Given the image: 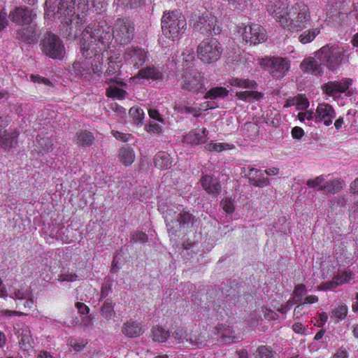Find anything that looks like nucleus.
<instances>
[{
    "label": "nucleus",
    "mask_w": 358,
    "mask_h": 358,
    "mask_svg": "<svg viewBox=\"0 0 358 358\" xmlns=\"http://www.w3.org/2000/svg\"><path fill=\"white\" fill-rule=\"evenodd\" d=\"M272 14L281 26L292 31H298L306 27L311 17L308 6L303 2H296L290 8L278 3L274 6Z\"/></svg>",
    "instance_id": "obj_1"
},
{
    "label": "nucleus",
    "mask_w": 358,
    "mask_h": 358,
    "mask_svg": "<svg viewBox=\"0 0 358 358\" xmlns=\"http://www.w3.org/2000/svg\"><path fill=\"white\" fill-rule=\"evenodd\" d=\"M112 37L110 27L106 21L90 24L82 32L80 51L85 58L91 57V53L101 52Z\"/></svg>",
    "instance_id": "obj_2"
},
{
    "label": "nucleus",
    "mask_w": 358,
    "mask_h": 358,
    "mask_svg": "<svg viewBox=\"0 0 358 358\" xmlns=\"http://www.w3.org/2000/svg\"><path fill=\"white\" fill-rule=\"evenodd\" d=\"M87 10L88 0H61L55 15L69 27L70 34L76 36L85 22Z\"/></svg>",
    "instance_id": "obj_3"
},
{
    "label": "nucleus",
    "mask_w": 358,
    "mask_h": 358,
    "mask_svg": "<svg viewBox=\"0 0 358 358\" xmlns=\"http://www.w3.org/2000/svg\"><path fill=\"white\" fill-rule=\"evenodd\" d=\"M186 28L185 17L176 10L164 13L162 18V30L167 38L175 40L181 36Z\"/></svg>",
    "instance_id": "obj_4"
},
{
    "label": "nucleus",
    "mask_w": 358,
    "mask_h": 358,
    "mask_svg": "<svg viewBox=\"0 0 358 358\" xmlns=\"http://www.w3.org/2000/svg\"><path fill=\"white\" fill-rule=\"evenodd\" d=\"M344 52L343 48L326 45L315 52V57L321 64L333 71L336 70L342 63Z\"/></svg>",
    "instance_id": "obj_5"
},
{
    "label": "nucleus",
    "mask_w": 358,
    "mask_h": 358,
    "mask_svg": "<svg viewBox=\"0 0 358 358\" xmlns=\"http://www.w3.org/2000/svg\"><path fill=\"white\" fill-rule=\"evenodd\" d=\"M42 52L54 59H62L65 55V47L62 39L57 35L48 32L40 43Z\"/></svg>",
    "instance_id": "obj_6"
},
{
    "label": "nucleus",
    "mask_w": 358,
    "mask_h": 358,
    "mask_svg": "<svg viewBox=\"0 0 358 358\" xmlns=\"http://www.w3.org/2000/svg\"><path fill=\"white\" fill-rule=\"evenodd\" d=\"M193 28L195 31L206 36L217 35L221 31L217 17L207 10L203 13L199 11L195 14Z\"/></svg>",
    "instance_id": "obj_7"
},
{
    "label": "nucleus",
    "mask_w": 358,
    "mask_h": 358,
    "mask_svg": "<svg viewBox=\"0 0 358 358\" xmlns=\"http://www.w3.org/2000/svg\"><path fill=\"white\" fill-rule=\"evenodd\" d=\"M229 83L231 86L248 90L236 92V96L240 100L251 102L259 100L264 96L263 93L255 90L257 87V83L253 80L233 78Z\"/></svg>",
    "instance_id": "obj_8"
},
{
    "label": "nucleus",
    "mask_w": 358,
    "mask_h": 358,
    "mask_svg": "<svg viewBox=\"0 0 358 358\" xmlns=\"http://www.w3.org/2000/svg\"><path fill=\"white\" fill-rule=\"evenodd\" d=\"M196 52L203 63L210 64L220 57L222 48L216 39H205L198 45Z\"/></svg>",
    "instance_id": "obj_9"
},
{
    "label": "nucleus",
    "mask_w": 358,
    "mask_h": 358,
    "mask_svg": "<svg viewBox=\"0 0 358 358\" xmlns=\"http://www.w3.org/2000/svg\"><path fill=\"white\" fill-rule=\"evenodd\" d=\"M259 64L275 78H283L290 68L289 61L282 57H264L260 60Z\"/></svg>",
    "instance_id": "obj_10"
},
{
    "label": "nucleus",
    "mask_w": 358,
    "mask_h": 358,
    "mask_svg": "<svg viewBox=\"0 0 358 358\" xmlns=\"http://www.w3.org/2000/svg\"><path fill=\"white\" fill-rule=\"evenodd\" d=\"M181 88L193 94L206 90L203 76L197 70H187L182 77Z\"/></svg>",
    "instance_id": "obj_11"
},
{
    "label": "nucleus",
    "mask_w": 358,
    "mask_h": 358,
    "mask_svg": "<svg viewBox=\"0 0 358 358\" xmlns=\"http://www.w3.org/2000/svg\"><path fill=\"white\" fill-rule=\"evenodd\" d=\"M134 25L127 18H118L113 29V37L120 44H127L134 38Z\"/></svg>",
    "instance_id": "obj_12"
},
{
    "label": "nucleus",
    "mask_w": 358,
    "mask_h": 358,
    "mask_svg": "<svg viewBox=\"0 0 358 358\" xmlns=\"http://www.w3.org/2000/svg\"><path fill=\"white\" fill-rule=\"evenodd\" d=\"M243 39L246 43L257 45L266 39L265 29L259 24L245 26L243 32Z\"/></svg>",
    "instance_id": "obj_13"
},
{
    "label": "nucleus",
    "mask_w": 358,
    "mask_h": 358,
    "mask_svg": "<svg viewBox=\"0 0 358 358\" xmlns=\"http://www.w3.org/2000/svg\"><path fill=\"white\" fill-rule=\"evenodd\" d=\"M8 17L13 22L18 25L29 24L33 22L36 13L33 9L20 6L10 11Z\"/></svg>",
    "instance_id": "obj_14"
},
{
    "label": "nucleus",
    "mask_w": 358,
    "mask_h": 358,
    "mask_svg": "<svg viewBox=\"0 0 358 358\" xmlns=\"http://www.w3.org/2000/svg\"><path fill=\"white\" fill-rule=\"evenodd\" d=\"M335 117L336 112L331 105L324 103L318 105L315 111V122L329 126Z\"/></svg>",
    "instance_id": "obj_15"
},
{
    "label": "nucleus",
    "mask_w": 358,
    "mask_h": 358,
    "mask_svg": "<svg viewBox=\"0 0 358 358\" xmlns=\"http://www.w3.org/2000/svg\"><path fill=\"white\" fill-rule=\"evenodd\" d=\"M323 64L315 57L305 58L300 64V69L305 73H310L315 76H321L324 73Z\"/></svg>",
    "instance_id": "obj_16"
},
{
    "label": "nucleus",
    "mask_w": 358,
    "mask_h": 358,
    "mask_svg": "<svg viewBox=\"0 0 358 358\" xmlns=\"http://www.w3.org/2000/svg\"><path fill=\"white\" fill-rule=\"evenodd\" d=\"M200 182L203 189L213 197L217 198L222 191L220 182L217 178H213L211 176H203L201 178Z\"/></svg>",
    "instance_id": "obj_17"
},
{
    "label": "nucleus",
    "mask_w": 358,
    "mask_h": 358,
    "mask_svg": "<svg viewBox=\"0 0 358 358\" xmlns=\"http://www.w3.org/2000/svg\"><path fill=\"white\" fill-rule=\"evenodd\" d=\"M125 59L134 67L138 68L145 63L146 52L140 48H128L125 52Z\"/></svg>",
    "instance_id": "obj_18"
},
{
    "label": "nucleus",
    "mask_w": 358,
    "mask_h": 358,
    "mask_svg": "<svg viewBox=\"0 0 358 358\" xmlns=\"http://www.w3.org/2000/svg\"><path fill=\"white\" fill-rule=\"evenodd\" d=\"M164 219L169 236H176L178 232L182 230L180 227V219L178 218V213L168 210L164 213Z\"/></svg>",
    "instance_id": "obj_19"
},
{
    "label": "nucleus",
    "mask_w": 358,
    "mask_h": 358,
    "mask_svg": "<svg viewBox=\"0 0 358 358\" xmlns=\"http://www.w3.org/2000/svg\"><path fill=\"white\" fill-rule=\"evenodd\" d=\"M246 176L249 180V183L254 186L264 187L269 184V180L264 176L259 169L249 168Z\"/></svg>",
    "instance_id": "obj_20"
},
{
    "label": "nucleus",
    "mask_w": 358,
    "mask_h": 358,
    "mask_svg": "<svg viewBox=\"0 0 358 358\" xmlns=\"http://www.w3.org/2000/svg\"><path fill=\"white\" fill-rule=\"evenodd\" d=\"M121 66L116 62L110 61L106 71L104 72L105 77L114 76L113 78H106L105 83L108 85L117 84L120 85H123V82L119 80L117 76L120 74Z\"/></svg>",
    "instance_id": "obj_21"
},
{
    "label": "nucleus",
    "mask_w": 358,
    "mask_h": 358,
    "mask_svg": "<svg viewBox=\"0 0 358 358\" xmlns=\"http://www.w3.org/2000/svg\"><path fill=\"white\" fill-rule=\"evenodd\" d=\"M122 332L129 338H136L144 332L141 324L136 321H127L124 323L122 327Z\"/></svg>",
    "instance_id": "obj_22"
},
{
    "label": "nucleus",
    "mask_w": 358,
    "mask_h": 358,
    "mask_svg": "<svg viewBox=\"0 0 358 358\" xmlns=\"http://www.w3.org/2000/svg\"><path fill=\"white\" fill-rule=\"evenodd\" d=\"M153 162L155 167L160 170H167L172 166L173 159L168 152L160 151L155 155Z\"/></svg>",
    "instance_id": "obj_23"
},
{
    "label": "nucleus",
    "mask_w": 358,
    "mask_h": 358,
    "mask_svg": "<svg viewBox=\"0 0 358 358\" xmlns=\"http://www.w3.org/2000/svg\"><path fill=\"white\" fill-rule=\"evenodd\" d=\"M17 38L22 42L34 44L37 42L38 35L34 27H28L18 30Z\"/></svg>",
    "instance_id": "obj_24"
},
{
    "label": "nucleus",
    "mask_w": 358,
    "mask_h": 358,
    "mask_svg": "<svg viewBox=\"0 0 358 358\" xmlns=\"http://www.w3.org/2000/svg\"><path fill=\"white\" fill-rule=\"evenodd\" d=\"M18 134L16 131L8 132L7 130L0 129V147L4 148H12L17 143Z\"/></svg>",
    "instance_id": "obj_25"
},
{
    "label": "nucleus",
    "mask_w": 358,
    "mask_h": 358,
    "mask_svg": "<svg viewBox=\"0 0 358 358\" xmlns=\"http://www.w3.org/2000/svg\"><path fill=\"white\" fill-rule=\"evenodd\" d=\"M350 279L349 274L347 272L343 273L341 275L335 276L333 280L328 281L321 285L319 289L327 290L337 287L338 285L348 282Z\"/></svg>",
    "instance_id": "obj_26"
},
{
    "label": "nucleus",
    "mask_w": 358,
    "mask_h": 358,
    "mask_svg": "<svg viewBox=\"0 0 358 358\" xmlns=\"http://www.w3.org/2000/svg\"><path fill=\"white\" fill-rule=\"evenodd\" d=\"M138 75L141 78L152 80H162L163 72L156 67L148 66L139 70Z\"/></svg>",
    "instance_id": "obj_27"
},
{
    "label": "nucleus",
    "mask_w": 358,
    "mask_h": 358,
    "mask_svg": "<svg viewBox=\"0 0 358 358\" xmlns=\"http://www.w3.org/2000/svg\"><path fill=\"white\" fill-rule=\"evenodd\" d=\"M120 162L125 166L131 165L135 159V152L132 148L124 146L119 150Z\"/></svg>",
    "instance_id": "obj_28"
},
{
    "label": "nucleus",
    "mask_w": 358,
    "mask_h": 358,
    "mask_svg": "<svg viewBox=\"0 0 358 358\" xmlns=\"http://www.w3.org/2000/svg\"><path fill=\"white\" fill-rule=\"evenodd\" d=\"M344 185L345 182L343 180L341 179H334L327 182L326 184H324L323 186H320L317 189L318 191L323 190L331 194H335L341 190Z\"/></svg>",
    "instance_id": "obj_29"
},
{
    "label": "nucleus",
    "mask_w": 358,
    "mask_h": 358,
    "mask_svg": "<svg viewBox=\"0 0 358 358\" xmlns=\"http://www.w3.org/2000/svg\"><path fill=\"white\" fill-rule=\"evenodd\" d=\"M94 141L93 134L88 131H80L76 134V143L78 145L88 147L92 145Z\"/></svg>",
    "instance_id": "obj_30"
},
{
    "label": "nucleus",
    "mask_w": 358,
    "mask_h": 358,
    "mask_svg": "<svg viewBox=\"0 0 358 358\" xmlns=\"http://www.w3.org/2000/svg\"><path fill=\"white\" fill-rule=\"evenodd\" d=\"M143 0H114V6H116L115 10H129L139 7Z\"/></svg>",
    "instance_id": "obj_31"
},
{
    "label": "nucleus",
    "mask_w": 358,
    "mask_h": 358,
    "mask_svg": "<svg viewBox=\"0 0 358 358\" xmlns=\"http://www.w3.org/2000/svg\"><path fill=\"white\" fill-rule=\"evenodd\" d=\"M178 218L180 220L179 224L182 227V230L188 229L192 227L196 221L195 216L188 211L178 213Z\"/></svg>",
    "instance_id": "obj_32"
},
{
    "label": "nucleus",
    "mask_w": 358,
    "mask_h": 358,
    "mask_svg": "<svg viewBox=\"0 0 358 358\" xmlns=\"http://www.w3.org/2000/svg\"><path fill=\"white\" fill-rule=\"evenodd\" d=\"M152 340L155 342L164 343L170 336L169 331L165 330L159 326L152 327L151 330Z\"/></svg>",
    "instance_id": "obj_33"
},
{
    "label": "nucleus",
    "mask_w": 358,
    "mask_h": 358,
    "mask_svg": "<svg viewBox=\"0 0 358 358\" xmlns=\"http://www.w3.org/2000/svg\"><path fill=\"white\" fill-rule=\"evenodd\" d=\"M115 303L110 299H107L104 301L101 308V315L106 320H110L115 315L114 310Z\"/></svg>",
    "instance_id": "obj_34"
},
{
    "label": "nucleus",
    "mask_w": 358,
    "mask_h": 358,
    "mask_svg": "<svg viewBox=\"0 0 358 358\" xmlns=\"http://www.w3.org/2000/svg\"><path fill=\"white\" fill-rule=\"evenodd\" d=\"M229 94V91L222 87H215L211 88L208 90L206 95L204 96L205 99H216L218 97L224 98Z\"/></svg>",
    "instance_id": "obj_35"
},
{
    "label": "nucleus",
    "mask_w": 358,
    "mask_h": 358,
    "mask_svg": "<svg viewBox=\"0 0 358 358\" xmlns=\"http://www.w3.org/2000/svg\"><path fill=\"white\" fill-rule=\"evenodd\" d=\"M319 34L320 29L318 28L308 29L300 34L299 40L301 43L306 44L313 41Z\"/></svg>",
    "instance_id": "obj_36"
},
{
    "label": "nucleus",
    "mask_w": 358,
    "mask_h": 358,
    "mask_svg": "<svg viewBox=\"0 0 358 358\" xmlns=\"http://www.w3.org/2000/svg\"><path fill=\"white\" fill-rule=\"evenodd\" d=\"M192 346L196 348H202L205 345L206 338L201 334H191L189 338L186 339Z\"/></svg>",
    "instance_id": "obj_37"
},
{
    "label": "nucleus",
    "mask_w": 358,
    "mask_h": 358,
    "mask_svg": "<svg viewBox=\"0 0 358 358\" xmlns=\"http://www.w3.org/2000/svg\"><path fill=\"white\" fill-rule=\"evenodd\" d=\"M217 334L225 342H231L235 338V332L229 327L221 325L218 328Z\"/></svg>",
    "instance_id": "obj_38"
},
{
    "label": "nucleus",
    "mask_w": 358,
    "mask_h": 358,
    "mask_svg": "<svg viewBox=\"0 0 358 358\" xmlns=\"http://www.w3.org/2000/svg\"><path fill=\"white\" fill-rule=\"evenodd\" d=\"M115 85H110V87L106 90L107 96L109 97H116L120 99H124L126 95V91L114 86Z\"/></svg>",
    "instance_id": "obj_39"
},
{
    "label": "nucleus",
    "mask_w": 358,
    "mask_h": 358,
    "mask_svg": "<svg viewBox=\"0 0 358 358\" xmlns=\"http://www.w3.org/2000/svg\"><path fill=\"white\" fill-rule=\"evenodd\" d=\"M338 93L345 92L348 96L352 94L351 91L349 90L350 86L352 83V80L350 78H344L341 81H336Z\"/></svg>",
    "instance_id": "obj_40"
},
{
    "label": "nucleus",
    "mask_w": 358,
    "mask_h": 358,
    "mask_svg": "<svg viewBox=\"0 0 358 358\" xmlns=\"http://www.w3.org/2000/svg\"><path fill=\"white\" fill-rule=\"evenodd\" d=\"M37 147L40 149V152H48L52 150V143L48 138H37Z\"/></svg>",
    "instance_id": "obj_41"
},
{
    "label": "nucleus",
    "mask_w": 358,
    "mask_h": 358,
    "mask_svg": "<svg viewBox=\"0 0 358 358\" xmlns=\"http://www.w3.org/2000/svg\"><path fill=\"white\" fill-rule=\"evenodd\" d=\"M336 81L328 82L324 84L322 87L323 92L329 96H334L338 94V87Z\"/></svg>",
    "instance_id": "obj_42"
},
{
    "label": "nucleus",
    "mask_w": 358,
    "mask_h": 358,
    "mask_svg": "<svg viewBox=\"0 0 358 358\" xmlns=\"http://www.w3.org/2000/svg\"><path fill=\"white\" fill-rule=\"evenodd\" d=\"M148 236L143 231H135L130 236V242L132 243H145L148 242Z\"/></svg>",
    "instance_id": "obj_43"
},
{
    "label": "nucleus",
    "mask_w": 358,
    "mask_h": 358,
    "mask_svg": "<svg viewBox=\"0 0 358 358\" xmlns=\"http://www.w3.org/2000/svg\"><path fill=\"white\" fill-rule=\"evenodd\" d=\"M100 52H97L95 54L94 52L91 53V57L94 55L95 59H94V63H92V69L94 73L100 75L102 72L101 62L102 56L99 54Z\"/></svg>",
    "instance_id": "obj_44"
},
{
    "label": "nucleus",
    "mask_w": 358,
    "mask_h": 358,
    "mask_svg": "<svg viewBox=\"0 0 358 358\" xmlns=\"http://www.w3.org/2000/svg\"><path fill=\"white\" fill-rule=\"evenodd\" d=\"M348 314V307L345 305H341L334 308L332 311V316L339 320L345 318Z\"/></svg>",
    "instance_id": "obj_45"
},
{
    "label": "nucleus",
    "mask_w": 358,
    "mask_h": 358,
    "mask_svg": "<svg viewBox=\"0 0 358 358\" xmlns=\"http://www.w3.org/2000/svg\"><path fill=\"white\" fill-rule=\"evenodd\" d=\"M129 114L137 124L140 123L144 117L143 110L139 107L131 108L129 110Z\"/></svg>",
    "instance_id": "obj_46"
},
{
    "label": "nucleus",
    "mask_w": 358,
    "mask_h": 358,
    "mask_svg": "<svg viewBox=\"0 0 358 358\" xmlns=\"http://www.w3.org/2000/svg\"><path fill=\"white\" fill-rule=\"evenodd\" d=\"M325 181V176L323 175H321L320 176L316 177L314 179H310L308 180L306 182V185L310 187V188H317V189L320 186H323L322 185Z\"/></svg>",
    "instance_id": "obj_47"
},
{
    "label": "nucleus",
    "mask_w": 358,
    "mask_h": 358,
    "mask_svg": "<svg viewBox=\"0 0 358 358\" xmlns=\"http://www.w3.org/2000/svg\"><path fill=\"white\" fill-rule=\"evenodd\" d=\"M306 292V286L304 285L300 284L296 285L294 291V303L301 301Z\"/></svg>",
    "instance_id": "obj_48"
},
{
    "label": "nucleus",
    "mask_w": 358,
    "mask_h": 358,
    "mask_svg": "<svg viewBox=\"0 0 358 358\" xmlns=\"http://www.w3.org/2000/svg\"><path fill=\"white\" fill-rule=\"evenodd\" d=\"M172 336L177 343H182L185 339H187V334L183 328H178L174 331Z\"/></svg>",
    "instance_id": "obj_49"
},
{
    "label": "nucleus",
    "mask_w": 358,
    "mask_h": 358,
    "mask_svg": "<svg viewBox=\"0 0 358 358\" xmlns=\"http://www.w3.org/2000/svg\"><path fill=\"white\" fill-rule=\"evenodd\" d=\"M260 358H273V350L267 346H260L257 350Z\"/></svg>",
    "instance_id": "obj_50"
},
{
    "label": "nucleus",
    "mask_w": 358,
    "mask_h": 358,
    "mask_svg": "<svg viewBox=\"0 0 358 358\" xmlns=\"http://www.w3.org/2000/svg\"><path fill=\"white\" fill-rule=\"evenodd\" d=\"M220 206L222 207L223 210L227 213H231L235 210L234 203L230 199L227 198L224 200H222L220 202Z\"/></svg>",
    "instance_id": "obj_51"
},
{
    "label": "nucleus",
    "mask_w": 358,
    "mask_h": 358,
    "mask_svg": "<svg viewBox=\"0 0 358 358\" xmlns=\"http://www.w3.org/2000/svg\"><path fill=\"white\" fill-rule=\"evenodd\" d=\"M8 15L3 10H0V32L4 30L9 24Z\"/></svg>",
    "instance_id": "obj_52"
},
{
    "label": "nucleus",
    "mask_w": 358,
    "mask_h": 358,
    "mask_svg": "<svg viewBox=\"0 0 358 358\" xmlns=\"http://www.w3.org/2000/svg\"><path fill=\"white\" fill-rule=\"evenodd\" d=\"M206 149L209 151H214L220 152L224 150V145L220 143H208L205 146Z\"/></svg>",
    "instance_id": "obj_53"
},
{
    "label": "nucleus",
    "mask_w": 358,
    "mask_h": 358,
    "mask_svg": "<svg viewBox=\"0 0 358 358\" xmlns=\"http://www.w3.org/2000/svg\"><path fill=\"white\" fill-rule=\"evenodd\" d=\"M298 117L300 121L312 120L313 119L315 120V113H313L312 110H306L305 112H301L298 114Z\"/></svg>",
    "instance_id": "obj_54"
},
{
    "label": "nucleus",
    "mask_w": 358,
    "mask_h": 358,
    "mask_svg": "<svg viewBox=\"0 0 358 358\" xmlns=\"http://www.w3.org/2000/svg\"><path fill=\"white\" fill-rule=\"evenodd\" d=\"M111 290V285L109 282L103 284L101 289V297L100 300L105 299Z\"/></svg>",
    "instance_id": "obj_55"
},
{
    "label": "nucleus",
    "mask_w": 358,
    "mask_h": 358,
    "mask_svg": "<svg viewBox=\"0 0 358 358\" xmlns=\"http://www.w3.org/2000/svg\"><path fill=\"white\" fill-rule=\"evenodd\" d=\"M182 59L185 62H189L193 61L194 59V54L193 49L190 48L187 50L185 52H183L182 54Z\"/></svg>",
    "instance_id": "obj_56"
},
{
    "label": "nucleus",
    "mask_w": 358,
    "mask_h": 358,
    "mask_svg": "<svg viewBox=\"0 0 358 358\" xmlns=\"http://www.w3.org/2000/svg\"><path fill=\"white\" fill-rule=\"evenodd\" d=\"M309 102L305 97L300 96L296 99V106L299 109H303L308 106Z\"/></svg>",
    "instance_id": "obj_57"
},
{
    "label": "nucleus",
    "mask_w": 358,
    "mask_h": 358,
    "mask_svg": "<svg viewBox=\"0 0 358 358\" xmlns=\"http://www.w3.org/2000/svg\"><path fill=\"white\" fill-rule=\"evenodd\" d=\"M292 135L294 138L301 139L304 135V131L301 127H295L292 130Z\"/></svg>",
    "instance_id": "obj_58"
},
{
    "label": "nucleus",
    "mask_w": 358,
    "mask_h": 358,
    "mask_svg": "<svg viewBox=\"0 0 358 358\" xmlns=\"http://www.w3.org/2000/svg\"><path fill=\"white\" fill-rule=\"evenodd\" d=\"M76 307L81 315L87 314L90 311L88 306L82 302H77L76 303Z\"/></svg>",
    "instance_id": "obj_59"
},
{
    "label": "nucleus",
    "mask_w": 358,
    "mask_h": 358,
    "mask_svg": "<svg viewBox=\"0 0 358 358\" xmlns=\"http://www.w3.org/2000/svg\"><path fill=\"white\" fill-rule=\"evenodd\" d=\"M31 79L34 83H42L47 85H49L51 84V82L50 80H48V79H46L45 78H41L37 75H31Z\"/></svg>",
    "instance_id": "obj_60"
},
{
    "label": "nucleus",
    "mask_w": 358,
    "mask_h": 358,
    "mask_svg": "<svg viewBox=\"0 0 358 358\" xmlns=\"http://www.w3.org/2000/svg\"><path fill=\"white\" fill-rule=\"evenodd\" d=\"M293 331L296 334H304L306 329L301 323H295L292 326Z\"/></svg>",
    "instance_id": "obj_61"
},
{
    "label": "nucleus",
    "mask_w": 358,
    "mask_h": 358,
    "mask_svg": "<svg viewBox=\"0 0 358 358\" xmlns=\"http://www.w3.org/2000/svg\"><path fill=\"white\" fill-rule=\"evenodd\" d=\"M80 66V64H76L75 66H74V68L77 70V71H80V76L82 78H83L84 79H86V80H89L90 78V73L89 72V70H86L85 69H83V71H80L78 69V67Z\"/></svg>",
    "instance_id": "obj_62"
},
{
    "label": "nucleus",
    "mask_w": 358,
    "mask_h": 358,
    "mask_svg": "<svg viewBox=\"0 0 358 358\" xmlns=\"http://www.w3.org/2000/svg\"><path fill=\"white\" fill-rule=\"evenodd\" d=\"M206 131H206V129H205V128H204V129H203V130H202V134H203V135H202V136H201V135H199V134H194V136H195V138H194L193 142H194V143H196V144H197V143H201V142H203V141H203V138L206 136Z\"/></svg>",
    "instance_id": "obj_63"
},
{
    "label": "nucleus",
    "mask_w": 358,
    "mask_h": 358,
    "mask_svg": "<svg viewBox=\"0 0 358 358\" xmlns=\"http://www.w3.org/2000/svg\"><path fill=\"white\" fill-rule=\"evenodd\" d=\"M149 133L159 134L161 132V129L158 124H150L147 129Z\"/></svg>",
    "instance_id": "obj_64"
}]
</instances>
